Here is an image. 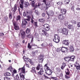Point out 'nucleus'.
<instances>
[{
	"label": "nucleus",
	"instance_id": "9",
	"mask_svg": "<svg viewBox=\"0 0 80 80\" xmlns=\"http://www.w3.org/2000/svg\"><path fill=\"white\" fill-rule=\"evenodd\" d=\"M44 59L43 58V55L42 54H40L38 57V60L39 62V63H43V61Z\"/></svg>",
	"mask_w": 80,
	"mask_h": 80
},
{
	"label": "nucleus",
	"instance_id": "23",
	"mask_svg": "<svg viewBox=\"0 0 80 80\" xmlns=\"http://www.w3.org/2000/svg\"><path fill=\"white\" fill-rule=\"evenodd\" d=\"M15 73H17V70H14L13 72H12V75L13 77H15Z\"/></svg>",
	"mask_w": 80,
	"mask_h": 80
},
{
	"label": "nucleus",
	"instance_id": "1",
	"mask_svg": "<svg viewBox=\"0 0 80 80\" xmlns=\"http://www.w3.org/2000/svg\"><path fill=\"white\" fill-rule=\"evenodd\" d=\"M53 5L52 2H48L45 4L43 3L42 4V8L44 10H46L48 7H52Z\"/></svg>",
	"mask_w": 80,
	"mask_h": 80
},
{
	"label": "nucleus",
	"instance_id": "35",
	"mask_svg": "<svg viewBox=\"0 0 80 80\" xmlns=\"http://www.w3.org/2000/svg\"><path fill=\"white\" fill-rule=\"evenodd\" d=\"M21 4H20V7L22 9H23V2H22V3H21Z\"/></svg>",
	"mask_w": 80,
	"mask_h": 80
},
{
	"label": "nucleus",
	"instance_id": "52",
	"mask_svg": "<svg viewBox=\"0 0 80 80\" xmlns=\"http://www.w3.org/2000/svg\"><path fill=\"white\" fill-rule=\"evenodd\" d=\"M35 13H36V15H38V10H35Z\"/></svg>",
	"mask_w": 80,
	"mask_h": 80
},
{
	"label": "nucleus",
	"instance_id": "39",
	"mask_svg": "<svg viewBox=\"0 0 80 80\" xmlns=\"http://www.w3.org/2000/svg\"><path fill=\"white\" fill-rule=\"evenodd\" d=\"M16 79L17 80H20V77L18 76V75L17 74L16 76Z\"/></svg>",
	"mask_w": 80,
	"mask_h": 80
},
{
	"label": "nucleus",
	"instance_id": "22",
	"mask_svg": "<svg viewBox=\"0 0 80 80\" xmlns=\"http://www.w3.org/2000/svg\"><path fill=\"white\" fill-rule=\"evenodd\" d=\"M38 52V50H37L36 51H33L32 53V57H34L35 56V55Z\"/></svg>",
	"mask_w": 80,
	"mask_h": 80
},
{
	"label": "nucleus",
	"instance_id": "17",
	"mask_svg": "<svg viewBox=\"0 0 80 80\" xmlns=\"http://www.w3.org/2000/svg\"><path fill=\"white\" fill-rule=\"evenodd\" d=\"M62 43L64 45H68L69 44V42L68 41V40H64L63 41Z\"/></svg>",
	"mask_w": 80,
	"mask_h": 80
},
{
	"label": "nucleus",
	"instance_id": "42",
	"mask_svg": "<svg viewBox=\"0 0 80 80\" xmlns=\"http://www.w3.org/2000/svg\"><path fill=\"white\" fill-rule=\"evenodd\" d=\"M43 25V27H44V28H47V27H48V26H49V25H48L47 24H44V25Z\"/></svg>",
	"mask_w": 80,
	"mask_h": 80
},
{
	"label": "nucleus",
	"instance_id": "18",
	"mask_svg": "<svg viewBox=\"0 0 80 80\" xmlns=\"http://www.w3.org/2000/svg\"><path fill=\"white\" fill-rule=\"evenodd\" d=\"M30 44L31 45V46H36L37 47V45L34 43H33V38H32L30 42Z\"/></svg>",
	"mask_w": 80,
	"mask_h": 80
},
{
	"label": "nucleus",
	"instance_id": "45",
	"mask_svg": "<svg viewBox=\"0 0 80 80\" xmlns=\"http://www.w3.org/2000/svg\"><path fill=\"white\" fill-rule=\"evenodd\" d=\"M65 77L66 79H68V78H70V76H68L67 74H66L65 75Z\"/></svg>",
	"mask_w": 80,
	"mask_h": 80
},
{
	"label": "nucleus",
	"instance_id": "53",
	"mask_svg": "<svg viewBox=\"0 0 80 80\" xmlns=\"http://www.w3.org/2000/svg\"><path fill=\"white\" fill-rule=\"evenodd\" d=\"M27 18L28 19H27V20H30V18H31V17H30V16H27Z\"/></svg>",
	"mask_w": 80,
	"mask_h": 80
},
{
	"label": "nucleus",
	"instance_id": "16",
	"mask_svg": "<svg viewBox=\"0 0 80 80\" xmlns=\"http://www.w3.org/2000/svg\"><path fill=\"white\" fill-rule=\"evenodd\" d=\"M61 12L62 13V15H65L66 14V13H67V10L65 9H60Z\"/></svg>",
	"mask_w": 80,
	"mask_h": 80
},
{
	"label": "nucleus",
	"instance_id": "47",
	"mask_svg": "<svg viewBox=\"0 0 80 80\" xmlns=\"http://www.w3.org/2000/svg\"><path fill=\"white\" fill-rule=\"evenodd\" d=\"M27 37L28 38H30L32 37V36H31V35L30 34H28L27 36Z\"/></svg>",
	"mask_w": 80,
	"mask_h": 80
},
{
	"label": "nucleus",
	"instance_id": "57",
	"mask_svg": "<svg viewBox=\"0 0 80 80\" xmlns=\"http://www.w3.org/2000/svg\"><path fill=\"white\" fill-rule=\"evenodd\" d=\"M74 7L73 6H72L71 7V10H72V11H73V12H74Z\"/></svg>",
	"mask_w": 80,
	"mask_h": 80
},
{
	"label": "nucleus",
	"instance_id": "51",
	"mask_svg": "<svg viewBox=\"0 0 80 80\" xmlns=\"http://www.w3.org/2000/svg\"><path fill=\"white\" fill-rule=\"evenodd\" d=\"M38 75H43V73H42V72L41 71H40L38 72Z\"/></svg>",
	"mask_w": 80,
	"mask_h": 80
},
{
	"label": "nucleus",
	"instance_id": "30",
	"mask_svg": "<svg viewBox=\"0 0 80 80\" xmlns=\"http://www.w3.org/2000/svg\"><path fill=\"white\" fill-rule=\"evenodd\" d=\"M71 22L72 23V25H76V21L73 20H72L71 21Z\"/></svg>",
	"mask_w": 80,
	"mask_h": 80
},
{
	"label": "nucleus",
	"instance_id": "63",
	"mask_svg": "<svg viewBox=\"0 0 80 80\" xmlns=\"http://www.w3.org/2000/svg\"><path fill=\"white\" fill-rule=\"evenodd\" d=\"M77 26H78V27H80V22H78V24H77Z\"/></svg>",
	"mask_w": 80,
	"mask_h": 80
},
{
	"label": "nucleus",
	"instance_id": "31",
	"mask_svg": "<svg viewBox=\"0 0 80 80\" xmlns=\"http://www.w3.org/2000/svg\"><path fill=\"white\" fill-rule=\"evenodd\" d=\"M31 31V30L30 29L28 28H27L26 30V33H30V31Z\"/></svg>",
	"mask_w": 80,
	"mask_h": 80
},
{
	"label": "nucleus",
	"instance_id": "2",
	"mask_svg": "<svg viewBox=\"0 0 80 80\" xmlns=\"http://www.w3.org/2000/svg\"><path fill=\"white\" fill-rule=\"evenodd\" d=\"M45 68H44V69L45 71V73H46V75H47L48 76L51 75L52 73V71L50 70V68L48 67H46Z\"/></svg>",
	"mask_w": 80,
	"mask_h": 80
},
{
	"label": "nucleus",
	"instance_id": "28",
	"mask_svg": "<svg viewBox=\"0 0 80 80\" xmlns=\"http://www.w3.org/2000/svg\"><path fill=\"white\" fill-rule=\"evenodd\" d=\"M69 50L71 52H74V48L72 46H70V47Z\"/></svg>",
	"mask_w": 80,
	"mask_h": 80
},
{
	"label": "nucleus",
	"instance_id": "61",
	"mask_svg": "<svg viewBox=\"0 0 80 80\" xmlns=\"http://www.w3.org/2000/svg\"><path fill=\"white\" fill-rule=\"evenodd\" d=\"M56 70L58 72H60V69H59V68H56Z\"/></svg>",
	"mask_w": 80,
	"mask_h": 80
},
{
	"label": "nucleus",
	"instance_id": "13",
	"mask_svg": "<svg viewBox=\"0 0 80 80\" xmlns=\"http://www.w3.org/2000/svg\"><path fill=\"white\" fill-rule=\"evenodd\" d=\"M58 18L59 20H63L65 18V16L63 14H59L58 15Z\"/></svg>",
	"mask_w": 80,
	"mask_h": 80
},
{
	"label": "nucleus",
	"instance_id": "36",
	"mask_svg": "<svg viewBox=\"0 0 80 80\" xmlns=\"http://www.w3.org/2000/svg\"><path fill=\"white\" fill-rule=\"evenodd\" d=\"M26 60L27 62H29L30 63H32V62L31 61V60H30V59L28 58H26Z\"/></svg>",
	"mask_w": 80,
	"mask_h": 80
},
{
	"label": "nucleus",
	"instance_id": "12",
	"mask_svg": "<svg viewBox=\"0 0 80 80\" xmlns=\"http://www.w3.org/2000/svg\"><path fill=\"white\" fill-rule=\"evenodd\" d=\"M55 38L53 39V41L57 43L60 42V37H58V38H56V37H54Z\"/></svg>",
	"mask_w": 80,
	"mask_h": 80
},
{
	"label": "nucleus",
	"instance_id": "64",
	"mask_svg": "<svg viewBox=\"0 0 80 80\" xmlns=\"http://www.w3.org/2000/svg\"><path fill=\"white\" fill-rule=\"evenodd\" d=\"M76 10H79L80 11V8H76Z\"/></svg>",
	"mask_w": 80,
	"mask_h": 80
},
{
	"label": "nucleus",
	"instance_id": "24",
	"mask_svg": "<svg viewBox=\"0 0 80 80\" xmlns=\"http://www.w3.org/2000/svg\"><path fill=\"white\" fill-rule=\"evenodd\" d=\"M70 58L71 59L70 60L71 62H74V59L75 58V57L74 56H70Z\"/></svg>",
	"mask_w": 80,
	"mask_h": 80
},
{
	"label": "nucleus",
	"instance_id": "32",
	"mask_svg": "<svg viewBox=\"0 0 80 80\" xmlns=\"http://www.w3.org/2000/svg\"><path fill=\"white\" fill-rule=\"evenodd\" d=\"M17 5L15 4L14 5V9L12 11V12H16V10H17Z\"/></svg>",
	"mask_w": 80,
	"mask_h": 80
},
{
	"label": "nucleus",
	"instance_id": "33",
	"mask_svg": "<svg viewBox=\"0 0 80 80\" xmlns=\"http://www.w3.org/2000/svg\"><path fill=\"white\" fill-rule=\"evenodd\" d=\"M9 18L10 19H12V13L11 12L9 13Z\"/></svg>",
	"mask_w": 80,
	"mask_h": 80
},
{
	"label": "nucleus",
	"instance_id": "7",
	"mask_svg": "<svg viewBox=\"0 0 80 80\" xmlns=\"http://www.w3.org/2000/svg\"><path fill=\"white\" fill-rule=\"evenodd\" d=\"M68 33V29L65 28H63L62 29V35H67Z\"/></svg>",
	"mask_w": 80,
	"mask_h": 80
},
{
	"label": "nucleus",
	"instance_id": "38",
	"mask_svg": "<svg viewBox=\"0 0 80 80\" xmlns=\"http://www.w3.org/2000/svg\"><path fill=\"white\" fill-rule=\"evenodd\" d=\"M7 70H10L11 72H12V67L11 66H10L8 68Z\"/></svg>",
	"mask_w": 80,
	"mask_h": 80
},
{
	"label": "nucleus",
	"instance_id": "8",
	"mask_svg": "<svg viewBox=\"0 0 80 80\" xmlns=\"http://www.w3.org/2000/svg\"><path fill=\"white\" fill-rule=\"evenodd\" d=\"M41 30L42 32H43V33L42 34L45 37H49V34L47 33V32L45 31L44 29L42 28V29H41Z\"/></svg>",
	"mask_w": 80,
	"mask_h": 80
},
{
	"label": "nucleus",
	"instance_id": "4",
	"mask_svg": "<svg viewBox=\"0 0 80 80\" xmlns=\"http://www.w3.org/2000/svg\"><path fill=\"white\" fill-rule=\"evenodd\" d=\"M12 22L13 23V25L14 26V28L15 30H19V27L17 25V22L14 21V19H13L12 21Z\"/></svg>",
	"mask_w": 80,
	"mask_h": 80
},
{
	"label": "nucleus",
	"instance_id": "40",
	"mask_svg": "<svg viewBox=\"0 0 80 80\" xmlns=\"http://www.w3.org/2000/svg\"><path fill=\"white\" fill-rule=\"evenodd\" d=\"M32 46H32V44H31L30 45V43H29L28 44V47L29 48H32Z\"/></svg>",
	"mask_w": 80,
	"mask_h": 80
},
{
	"label": "nucleus",
	"instance_id": "14",
	"mask_svg": "<svg viewBox=\"0 0 80 80\" xmlns=\"http://www.w3.org/2000/svg\"><path fill=\"white\" fill-rule=\"evenodd\" d=\"M46 13L48 16H49H49H53V15H54V12H53V11H49L48 12H47Z\"/></svg>",
	"mask_w": 80,
	"mask_h": 80
},
{
	"label": "nucleus",
	"instance_id": "54",
	"mask_svg": "<svg viewBox=\"0 0 80 80\" xmlns=\"http://www.w3.org/2000/svg\"><path fill=\"white\" fill-rule=\"evenodd\" d=\"M65 73H66V75H70V72H68V71L66 72V71H65Z\"/></svg>",
	"mask_w": 80,
	"mask_h": 80
},
{
	"label": "nucleus",
	"instance_id": "46",
	"mask_svg": "<svg viewBox=\"0 0 80 80\" xmlns=\"http://www.w3.org/2000/svg\"><path fill=\"white\" fill-rule=\"evenodd\" d=\"M51 79H52L53 80H57V77H51Z\"/></svg>",
	"mask_w": 80,
	"mask_h": 80
},
{
	"label": "nucleus",
	"instance_id": "59",
	"mask_svg": "<svg viewBox=\"0 0 80 80\" xmlns=\"http://www.w3.org/2000/svg\"><path fill=\"white\" fill-rule=\"evenodd\" d=\"M42 15L43 17H44L45 16V14L44 13H42Z\"/></svg>",
	"mask_w": 80,
	"mask_h": 80
},
{
	"label": "nucleus",
	"instance_id": "27",
	"mask_svg": "<svg viewBox=\"0 0 80 80\" xmlns=\"http://www.w3.org/2000/svg\"><path fill=\"white\" fill-rule=\"evenodd\" d=\"M38 21L39 22H41V23H43L44 22H45V19L44 18H41L39 19L38 20Z\"/></svg>",
	"mask_w": 80,
	"mask_h": 80
},
{
	"label": "nucleus",
	"instance_id": "62",
	"mask_svg": "<svg viewBox=\"0 0 80 80\" xmlns=\"http://www.w3.org/2000/svg\"><path fill=\"white\" fill-rule=\"evenodd\" d=\"M68 21H65V25H68Z\"/></svg>",
	"mask_w": 80,
	"mask_h": 80
},
{
	"label": "nucleus",
	"instance_id": "5",
	"mask_svg": "<svg viewBox=\"0 0 80 80\" xmlns=\"http://www.w3.org/2000/svg\"><path fill=\"white\" fill-rule=\"evenodd\" d=\"M36 68L37 70H39L40 68V71L42 72L43 73V72H44L43 68V67H42V65L40 63L38 64V66H37V67Z\"/></svg>",
	"mask_w": 80,
	"mask_h": 80
},
{
	"label": "nucleus",
	"instance_id": "20",
	"mask_svg": "<svg viewBox=\"0 0 80 80\" xmlns=\"http://www.w3.org/2000/svg\"><path fill=\"white\" fill-rule=\"evenodd\" d=\"M68 28L69 29H74V26H73V25L69 24L68 25Z\"/></svg>",
	"mask_w": 80,
	"mask_h": 80
},
{
	"label": "nucleus",
	"instance_id": "19",
	"mask_svg": "<svg viewBox=\"0 0 80 80\" xmlns=\"http://www.w3.org/2000/svg\"><path fill=\"white\" fill-rule=\"evenodd\" d=\"M64 60L67 62H69L70 61H71V60H71V59L70 58V56L65 58H64Z\"/></svg>",
	"mask_w": 80,
	"mask_h": 80
},
{
	"label": "nucleus",
	"instance_id": "3",
	"mask_svg": "<svg viewBox=\"0 0 80 80\" xmlns=\"http://www.w3.org/2000/svg\"><path fill=\"white\" fill-rule=\"evenodd\" d=\"M25 32L23 31V30H20L19 34H18V37L20 38L21 37L22 39L23 40L25 38Z\"/></svg>",
	"mask_w": 80,
	"mask_h": 80
},
{
	"label": "nucleus",
	"instance_id": "48",
	"mask_svg": "<svg viewBox=\"0 0 80 80\" xmlns=\"http://www.w3.org/2000/svg\"><path fill=\"white\" fill-rule=\"evenodd\" d=\"M45 30L47 31H48L50 30V28H49V26H48L46 28H45Z\"/></svg>",
	"mask_w": 80,
	"mask_h": 80
},
{
	"label": "nucleus",
	"instance_id": "56",
	"mask_svg": "<svg viewBox=\"0 0 80 80\" xmlns=\"http://www.w3.org/2000/svg\"><path fill=\"white\" fill-rule=\"evenodd\" d=\"M27 15L26 14V12L25 11H24L23 12V16L24 17H26Z\"/></svg>",
	"mask_w": 80,
	"mask_h": 80
},
{
	"label": "nucleus",
	"instance_id": "29",
	"mask_svg": "<svg viewBox=\"0 0 80 80\" xmlns=\"http://www.w3.org/2000/svg\"><path fill=\"white\" fill-rule=\"evenodd\" d=\"M10 73L8 72H6L4 73V75H5V76H6V77H7L8 76H10Z\"/></svg>",
	"mask_w": 80,
	"mask_h": 80
},
{
	"label": "nucleus",
	"instance_id": "21",
	"mask_svg": "<svg viewBox=\"0 0 80 80\" xmlns=\"http://www.w3.org/2000/svg\"><path fill=\"white\" fill-rule=\"evenodd\" d=\"M29 1H31V5L32 7H34V5L36 2V0H29Z\"/></svg>",
	"mask_w": 80,
	"mask_h": 80
},
{
	"label": "nucleus",
	"instance_id": "25",
	"mask_svg": "<svg viewBox=\"0 0 80 80\" xmlns=\"http://www.w3.org/2000/svg\"><path fill=\"white\" fill-rule=\"evenodd\" d=\"M71 1V0H65L64 3L65 5H67L69 3V2Z\"/></svg>",
	"mask_w": 80,
	"mask_h": 80
},
{
	"label": "nucleus",
	"instance_id": "37",
	"mask_svg": "<svg viewBox=\"0 0 80 80\" xmlns=\"http://www.w3.org/2000/svg\"><path fill=\"white\" fill-rule=\"evenodd\" d=\"M24 4L25 5V7H27L28 5H29V3L28 2H25L24 3Z\"/></svg>",
	"mask_w": 80,
	"mask_h": 80
},
{
	"label": "nucleus",
	"instance_id": "55",
	"mask_svg": "<svg viewBox=\"0 0 80 80\" xmlns=\"http://www.w3.org/2000/svg\"><path fill=\"white\" fill-rule=\"evenodd\" d=\"M35 4H34V6H32V7H34V10H35L36 8H37V5H36V6L35 5Z\"/></svg>",
	"mask_w": 80,
	"mask_h": 80
},
{
	"label": "nucleus",
	"instance_id": "58",
	"mask_svg": "<svg viewBox=\"0 0 80 80\" xmlns=\"http://www.w3.org/2000/svg\"><path fill=\"white\" fill-rule=\"evenodd\" d=\"M53 20L54 22H56V21L57 20V18H53Z\"/></svg>",
	"mask_w": 80,
	"mask_h": 80
},
{
	"label": "nucleus",
	"instance_id": "43",
	"mask_svg": "<svg viewBox=\"0 0 80 80\" xmlns=\"http://www.w3.org/2000/svg\"><path fill=\"white\" fill-rule=\"evenodd\" d=\"M58 32H59V33H62V28H60L59 29H58Z\"/></svg>",
	"mask_w": 80,
	"mask_h": 80
},
{
	"label": "nucleus",
	"instance_id": "44",
	"mask_svg": "<svg viewBox=\"0 0 80 80\" xmlns=\"http://www.w3.org/2000/svg\"><path fill=\"white\" fill-rule=\"evenodd\" d=\"M43 76L44 77V78H46L47 79H49V77H48V76H47L46 75V74H43Z\"/></svg>",
	"mask_w": 80,
	"mask_h": 80
},
{
	"label": "nucleus",
	"instance_id": "50",
	"mask_svg": "<svg viewBox=\"0 0 80 80\" xmlns=\"http://www.w3.org/2000/svg\"><path fill=\"white\" fill-rule=\"evenodd\" d=\"M43 0V3H45L44 4H46L47 3H48V2H50L48 1L47 2V1L48 0Z\"/></svg>",
	"mask_w": 80,
	"mask_h": 80
},
{
	"label": "nucleus",
	"instance_id": "10",
	"mask_svg": "<svg viewBox=\"0 0 80 80\" xmlns=\"http://www.w3.org/2000/svg\"><path fill=\"white\" fill-rule=\"evenodd\" d=\"M60 49H61L60 50H61L62 53H65V52H68V48L67 47L65 48L62 47V48H60Z\"/></svg>",
	"mask_w": 80,
	"mask_h": 80
},
{
	"label": "nucleus",
	"instance_id": "41",
	"mask_svg": "<svg viewBox=\"0 0 80 80\" xmlns=\"http://www.w3.org/2000/svg\"><path fill=\"white\" fill-rule=\"evenodd\" d=\"M4 80H10V78L7 77H5L4 78Z\"/></svg>",
	"mask_w": 80,
	"mask_h": 80
},
{
	"label": "nucleus",
	"instance_id": "49",
	"mask_svg": "<svg viewBox=\"0 0 80 80\" xmlns=\"http://www.w3.org/2000/svg\"><path fill=\"white\" fill-rule=\"evenodd\" d=\"M4 20L5 22H7V20H8V17H6L4 18Z\"/></svg>",
	"mask_w": 80,
	"mask_h": 80
},
{
	"label": "nucleus",
	"instance_id": "6",
	"mask_svg": "<svg viewBox=\"0 0 80 80\" xmlns=\"http://www.w3.org/2000/svg\"><path fill=\"white\" fill-rule=\"evenodd\" d=\"M27 19H24L22 20V26L23 28H25L26 24L28 23L27 22Z\"/></svg>",
	"mask_w": 80,
	"mask_h": 80
},
{
	"label": "nucleus",
	"instance_id": "11",
	"mask_svg": "<svg viewBox=\"0 0 80 80\" xmlns=\"http://www.w3.org/2000/svg\"><path fill=\"white\" fill-rule=\"evenodd\" d=\"M18 71H21L22 72L21 73H25V68L24 66L22 68H20L18 69Z\"/></svg>",
	"mask_w": 80,
	"mask_h": 80
},
{
	"label": "nucleus",
	"instance_id": "34",
	"mask_svg": "<svg viewBox=\"0 0 80 80\" xmlns=\"http://www.w3.org/2000/svg\"><path fill=\"white\" fill-rule=\"evenodd\" d=\"M21 18V17H20V16L18 15L16 18V20L17 21H18V20H20Z\"/></svg>",
	"mask_w": 80,
	"mask_h": 80
},
{
	"label": "nucleus",
	"instance_id": "26",
	"mask_svg": "<svg viewBox=\"0 0 80 80\" xmlns=\"http://www.w3.org/2000/svg\"><path fill=\"white\" fill-rule=\"evenodd\" d=\"M31 72L37 74V72H36V71H35V68H32Z\"/></svg>",
	"mask_w": 80,
	"mask_h": 80
},
{
	"label": "nucleus",
	"instance_id": "15",
	"mask_svg": "<svg viewBox=\"0 0 80 80\" xmlns=\"http://www.w3.org/2000/svg\"><path fill=\"white\" fill-rule=\"evenodd\" d=\"M22 72H20L19 73V75L20 76L21 80H24V78H25V74H23Z\"/></svg>",
	"mask_w": 80,
	"mask_h": 80
},
{
	"label": "nucleus",
	"instance_id": "60",
	"mask_svg": "<svg viewBox=\"0 0 80 80\" xmlns=\"http://www.w3.org/2000/svg\"><path fill=\"white\" fill-rule=\"evenodd\" d=\"M48 65V64H46L44 66V68H46V67H48V66H47Z\"/></svg>",
	"mask_w": 80,
	"mask_h": 80
}]
</instances>
